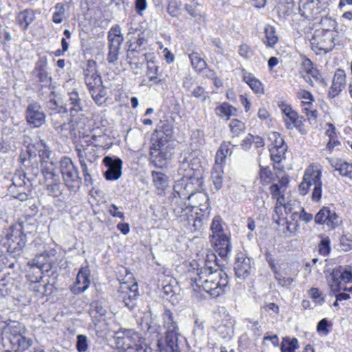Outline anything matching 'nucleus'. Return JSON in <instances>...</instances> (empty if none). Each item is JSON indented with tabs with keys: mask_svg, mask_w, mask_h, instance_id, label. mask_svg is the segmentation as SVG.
<instances>
[{
	"mask_svg": "<svg viewBox=\"0 0 352 352\" xmlns=\"http://www.w3.org/2000/svg\"><path fill=\"white\" fill-rule=\"evenodd\" d=\"M146 40L143 32L138 34L137 36H131L129 41L127 57L135 56V53H140L146 49Z\"/></svg>",
	"mask_w": 352,
	"mask_h": 352,
	"instance_id": "nucleus-22",
	"label": "nucleus"
},
{
	"mask_svg": "<svg viewBox=\"0 0 352 352\" xmlns=\"http://www.w3.org/2000/svg\"><path fill=\"white\" fill-rule=\"evenodd\" d=\"M46 107L49 110L50 113H60L63 114H66L67 112V109L60 104L59 102L54 98H50L46 102Z\"/></svg>",
	"mask_w": 352,
	"mask_h": 352,
	"instance_id": "nucleus-54",
	"label": "nucleus"
},
{
	"mask_svg": "<svg viewBox=\"0 0 352 352\" xmlns=\"http://www.w3.org/2000/svg\"><path fill=\"white\" fill-rule=\"evenodd\" d=\"M154 186L157 189L164 190L168 185V177L160 171L151 172Z\"/></svg>",
	"mask_w": 352,
	"mask_h": 352,
	"instance_id": "nucleus-43",
	"label": "nucleus"
},
{
	"mask_svg": "<svg viewBox=\"0 0 352 352\" xmlns=\"http://www.w3.org/2000/svg\"><path fill=\"white\" fill-rule=\"evenodd\" d=\"M177 182H184V184L186 183L193 186L194 189L191 192L192 196L187 199L191 203L194 208H199V213L201 217H198V219H195L194 225L198 228H202L207 222L211 210L208 194L202 191H199V190L202 188L204 180L196 177L191 179V182L188 180H178Z\"/></svg>",
	"mask_w": 352,
	"mask_h": 352,
	"instance_id": "nucleus-3",
	"label": "nucleus"
},
{
	"mask_svg": "<svg viewBox=\"0 0 352 352\" xmlns=\"http://www.w3.org/2000/svg\"><path fill=\"white\" fill-rule=\"evenodd\" d=\"M28 280L30 282V289L36 292L43 294L45 292V284H42L43 279L42 273L36 274L33 272L32 274L30 272L27 275Z\"/></svg>",
	"mask_w": 352,
	"mask_h": 352,
	"instance_id": "nucleus-37",
	"label": "nucleus"
},
{
	"mask_svg": "<svg viewBox=\"0 0 352 352\" xmlns=\"http://www.w3.org/2000/svg\"><path fill=\"white\" fill-rule=\"evenodd\" d=\"M124 336L133 343V345H130L129 347L134 349L138 345V343H143L145 342V339L140 335V333L135 331L133 329H124L122 331Z\"/></svg>",
	"mask_w": 352,
	"mask_h": 352,
	"instance_id": "nucleus-42",
	"label": "nucleus"
},
{
	"mask_svg": "<svg viewBox=\"0 0 352 352\" xmlns=\"http://www.w3.org/2000/svg\"><path fill=\"white\" fill-rule=\"evenodd\" d=\"M217 256L214 253L208 254L204 267L196 270V276L192 278V286L208 293L212 297H218L224 292L228 285V276L222 270H219Z\"/></svg>",
	"mask_w": 352,
	"mask_h": 352,
	"instance_id": "nucleus-1",
	"label": "nucleus"
},
{
	"mask_svg": "<svg viewBox=\"0 0 352 352\" xmlns=\"http://www.w3.org/2000/svg\"><path fill=\"white\" fill-rule=\"evenodd\" d=\"M26 242V235L12 226L3 232L0 239V248L2 251H6L15 257L22 253Z\"/></svg>",
	"mask_w": 352,
	"mask_h": 352,
	"instance_id": "nucleus-7",
	"label": "nucleus"
},
{
	"mask_svg": "<svg viewBox=\"0 0 352 352\" xmlns=\"http://www.w3.org/2000/svg\"><path fill=\"white\" fill-rule=\"evenodd\" d=\"M166 346H164L162 341L158 340L157 346L161 352H180L178 342L182 336L179 331H168L165 332Z\"/></svg>",
	"mask_w": 352,
	"mask_h": 352,
	"instance_id": "nucleus-19",
	"label": "nucleus"
},
{
	"mask_svg": "<svg viewBox=\"0 0 352 352\" xmlns=\"http://www.w3.org/2000/svg\"><path fill=\"white\" fill-rule=\"evenodd\" d=\"M210 241L216 252L221 257H226L230 252L229 232L220 216H215L210 226Z\"/></svg>",
	"mask_w": 352,
	"mask_h": 352,
	"instance_id": "nucleus-4",
	"label": "nucleus"
},
{
	"mask_svg": "<svg viewBox=\"0 0 352 352\" xmlns=\"http://www.w3.org/2000/svg\"><path fill=\"white\" fill-rule=\"evenodd\" d=\"M34 72L36 73V77L38 78V81L41 83L42 87L48 86L51 82V77L42 65H36Z\"/></svg>",
	"mask_w": 352,
	"mask_h": 352,
	"instance_id": "nucleus-51",
	"label": "nucleus"
},
{
	"mask_svg": "<svg viewBox=\"0 0 352 352\" xmlns=\"http://www.w3.org/2000/svg\"><path fill=\"white\" fill-rule=\"evenodd\" d=\"M147 59V70H146V76L148 77L150 82L152 83L151 85H147L148 86H151L153 84H160L161 82V80L158 79V71L159 67L155 64V62L153 58Z\"/></svg>",
	"mask_w": 352,
	"mask_h": 352,
	"instance_id": "nucleus-36",
	"label": "nucleus"
},
{
	"mask_svg": "<svg viewBox=\"0 0 352 352\" xmlns=\"http://www.w3.org/2000/svg\"><path fill=\"white\" fill-rule=\"evenodd\" d=\"M41 164L42 173L45 179L52 178L55 175H58L56 171V164L52 160L44 161L41 162Z\"/></svg>",
	"mask_w": 352,
	"mask_h": 352,
	"instance_id": "nucleus-45",
	"label": "nucleus"
},
{
	"mask_svg": "<svg viewBox=\"0 0 352 352\" xmlns=\"http://www.w3.org/2000/svg\"><path fill=\"white\" fill-rule=\"evenodd\" d=\"M151 162L157 168H163L167 164L170 154L168 151H151Z\"/></svg>",
	"mask_w": 352,
	"mask_h": 352,
	"instance_id": "nucleus-28",
	"label": "nucleus"
},
{
	"mask_svg": "<svg viewBox=\"0 0 352 352\" xmlns=\"http://www.w3.org/2000/svg\"><path fill=\"white\" fill-rule=\"evenodd\" d=\"M88 349L87 338L84 335L77 336L76 349L78 352H85Z\"/></svg>",
	"mask_w": 352,
	"mask_h": 352,
	"instance_id": "nucleus-61",
	"label": "nucleus"
},
{
	"mask_svg": "<svg viewBox=\"0 0 352 352\" xmlns=\"http://www.w3.org/2000/svg\"><path fill=\"white\" fill-rule=\"evenodd\" d=\"M45 185L49 195L57 197L61 195V183L59 175L45 179Z\"/></svg>",
	"mask_w": 352,
	"mask_h": 352,
	"instance_id": "nucleus-32",
	"label": "nucleus"
},
{
	"mask_svg": "<svg viewBox=\"0 0 352 352\" xmlns=\"http://www.w3.org/2000/svg\"><path fill=\"white\" fill-rule=\"evenodd\" d=\"M182 4L179 0H170L168 6V12L173 16L179 15Z\"/></svg>",
	"mask_w": 352,
	"mask_h": 352,
	"instance_id": "nucleus-58",
	"label": "nucleus"
},
{
	"mask_svg": "<svg viewBox=\"0 0 352 352\" xmlns=\"http://www.w3.org/2000/svg\"><path fill=\"white\" fill-rule=\"evenodd\" d=\"M204 144L205 139L204 132L199 129L192 131L190 135V146L192 148L197 151L204 145Z\"/></svg>",
	"mask_w": 352,
	"mask_h": 352,
	"instance_id": "nucleus-46",
	"label": "nucleus"
},
{
	"mask_svg": "<svg viewBox=\"0 0 352 352\" xmlns=\"http://www.w3.org/2000/svg\"><path fill=\"white\" fill-rule=\"evenodd\" d=\"M89 271L86 267H82L79 270L72 291L75 294L84 292L89 286Z\"/></svg>",
	"mask_w": 352,
	"mask_h": 352,
	"instance_id": "nucleus-21",
	"label": "nucleus"
},
{
	"mask_svg": "<svg viewBox=\"0 0 352 352\" xmlns=\"http://www.w3.org/2000/svg\"><path fill=\"white\" fill-rule=\"evenodd\" d=\"M10 343L11 349L14 352H23L32 345V340L21 335V336L13 337Z\"/></svg>",
	"mask_w": 352,
	"mask_h": 352,
	"instance_id": "nucleus-30",
	"label": "nucleus"
},
{
	"mask_svg": "<svg viewBox=\"0 0 352 352\" xmlns=\"http://www.w3.org/2000/svg\"><path fill=\"white\" fill-rule=\"evenodd\" d=\"M79 163L82 170V173L84 177V181L86 186H90L93 184V179L89 173L87 164L83 160H79Z\"/></svg>",
	"mask_w": 352,
	"mask_h": 352,
	"instance_id": "nucleus-59",
	"label": "nucleus"
},
{
	"mask_svg": "<svg viewBox=\"0 0 352 352\" xmlns=\"http://www.w3.org/2000/svg\"><path fill=\"white\" fill-rule=\"evenodd\" d=\"M327 280L331 290L330 294L334 295L337 301L347 300L350 298L349 294L340 292L341 290L349 291L351 289L343 285L352 282V273L350 270L339 266L333 270Z\"/></svg>",
	"mask_w": 352,
	"mask_h": 352,
	"instance_id": "nucleus-5",
	"label": "nucleus"
},
{
	"mask_svg": "<svg viewBox=\"0 0 352 352\" xmlns=\"http://www.w3.org/2000/svg\"><path fill=\"white\" fill-rule=\"evenodd\" d=\"M12 226L25 234V233H32L36 232L37 228L36 220L32 217H25L24 219H19Z\"/></svg>",
	"mask_w": 352,
	"mask_h": 352,
	"instance_id": "nucleus-24",
	"label": "nucleus"
},
{
	"mask_svg": "<svg viewBox=\"0 0 352 352\" xmlns=\"http://www.w3.org/2000/svg\"><path fill=\"white\" fill-rule=\"evenodd\" d=\"M55 12L52 16V21L55 23H60L65 16V5L62 3H57L54 6Z\"/></svg>",
	"mask_w": 352,
	"mask_h": 352,
	"instance_id": "nucleus-57",
	"label": "nucleus"
},
{
	"mask_svg": "<svg viewBox=\"0 0 352 352\" xmlns=\"http://www.w3.org/2000/svg\"><path fill=\"white\" fill-rule=\"evenodd\" d=\"M83 74L89 90L102 83L101 76L97 70L96 62L94 60H87Z\"/></svg>",
	"mask_w": 352,
	"mask_h": 352,
	"instance_id": "nucleus-16",
	"label": "nucleus"
},
{
	"mask_svg": "<svg viewBox=\"0 0 352 352\" xmlns=\"http://www.w3.org/2000/svg\"><path fill=\"white\" fill-rule=\"evenodd\" d=\"M329 162L335 170L338 171L342 176L352 179V164L342 160H330Z\"/></svg>",
	"mask_w": 352,
	"mask_h": 352,
	"instance_id": "nucleus-31",
	"label": "nucleus"
},
{
	"mask_svg": "<svg viewBox=\"0 0 352 352\" xmlns=\"http://www.w3.org/2000/svg\"><path fill=\"white\" fill-rule=\"evenodd\" d=\"M23 143L26 144L30 156H36L38 153L48 146L45 142L41 139H35L34 142L31 143V138L28 135L23 136Z\"/></svg>",
	"mask_w": 352,
	"mask_h": 352,
	"instance_id": "nucleus-25",
	"label": "nucleus"
},
{
	"mask_svg": "<svg viewBox=\"0 0 352 352\" xmlns=\"http://www.w3.org/2000/svg\"><path fill=\"white\" fill-rule=\"evenodd\" d=\"M234 320L228 314L222 319L220 324L217 325L216 329L219 335L225 340H230L234 333Z\"/></svg>",
	"mask_w": 352,
	"mask_h": 352,
	"instance_id": "nucleus-23",
	"label": "nucleus"
},
{
	"mask_svg": "<svg viewBox=\"0 0 352 352\" xmlns=\"http://www.w3.org/2000/svg\"><path fill=\"white\" fill-rule=\"evenodd\" d=\"M271 139L273 140L272 148H280V146H287L285 144L284 140L280 135L277 132H274L272 135Z\"/></svg>",
	"mask_w": 352,
	"mask_h": 352,
	"instance_id": "nucleus-64",
	"label": "nucleus"
},
{
	"mask_svg": "<svg viewBox=\"0 0 352 352\" xmlns=\"http://www.w3.org/2000/svg\"><path fill=\"white\" fill-rule=\"evenodd\" d=\"M311 48L318 53L319 52H324L327 53L332 50L334 47L333 37L328 35V31L327 30L323 33L322 37L320 35H314L310 40Z\"/></svg>",
	"mask_w": 352,
	"mask_h": 352,
	"instance_id": "nucleus-18",
	"label": "nucleus"
},
{
	"mask_svg": "<svg viewBox=\"0 0 352 352\" xmlns=\"http://www.w3.org/2000/svg\"><path fill=\"white\" fill-rule=\"evenodd\" d=\"M25 120L28 125L40 127L45 124L46 114L37 102H30L25 110Z\"/></svg>",
	"mask_w": 352,
	"mask_h": 352,
	"instance_id": "nucleus-13",
	"label": "nucleus"
},
{
	"mask_svg": "<svg viewBox=\"0 0 352 352\" xmlns=\"http://www.w3.org/2000/svg\"><path fill=\"white\" fill-rule=\"evenodd\" d=\"M322 170L316 164L309 166L304 173L302 181L298 186V190L301 195H305L309 192L311 186H316L322 183Z\"/></svg>",
	"mask_w": 352,
	"mask_h": 352,
	"instance_id": "nucleus-11",
	"label": "nucleus"
},
{
	"mask_svg": "<svg viewBox=\"0 0 352 352\" xmlns=\"http://www.w3.org/2000/svg\"><path fill=\"white\" fill-rule=\"evenodd\" d=\"M298 348V341L296 338L285 337L280 344L281 352H295Z\"/></svg>",
	"mask_w": 352,
	"mask_h": 352,
	"instance_id": "nucleus-50",
	"label": "nucleus"
},
{
	"mask_svg": "<svg viewBox=\"0 0 352 352\" xmlns=\"http://www.w3.org/2000/svg\"><path fill=\"white\" fill-rule=\"evenodd\" d=\"M93 100L94 102L98 104L102 105L103 103L105 102V96L107 94V91L102 85L100 84V85H98L94 88L91 89L89 90Z\"/></svg>",
	"mask_w": 352,
	"mask_h": 352,
	"instance_id": "nucleus-44",
	"label": "nucleus"
},
{
	"mask_svg": "<svg viewBox=\"0 0 352 352\" xmlns=\"http://www.w3.org/2000/svg\"><path fill=\"white\" fill-rule=\"evenodd\" d=\"M35 19V13L32 10L26 9L17 15L16 20L21 29L25 30Z\"/></svg>",
	"mask_w": 352,
	"mask_h": 352,
	"instance_id": "nucleus-33",
	"label": "nucleus"
},
{
	"mask_svg": "<svg viewBox=\"0 0 352 352\" xmlns=\"http://www.w3.org/2000/svg\"><path fill=\"white\" fill-rule=\"evenodd\" d=\"M299 208H301L298 203L296 201H287L286 204L283 206V210L286 214L293 213L294 211L299 210Z\"/></svg>",
	"mask_w": 352,
	"mask_h": 352,
	"instance_id": "nucleus-63",
	"label": "nucleus"
},
{
	"mask_svg": "<svg viewBox=\"0 0 352 352\" xmlns=\"http://www.w3.org/2000/svg\"><path fill=\"white\" fill-rule=\"evenodd\" d=\"M243 81H245L253 91L256 94H263V87L261 82L253 76L252 74H248L243 75Z\"/></svg>",
	"mask_w": 352,
	"mask_h": 352,
	"instance_id": "nucleus-47",
	"label": "nucleus"
},
{
	"mask_svg": "<svg viewBox=\"0 0 352 352\" xmlns=\"http://www.w3.org/2000/svg\"><path fill=\"white\" fill-rule=\"evenodd\" d=\"M302 111L307 116L311 125L316 126L318 118V111L314 108L311 102H302Z\"/></svg>",
	"mask_w": 352,
	"mask_h": 352,
	"instance_id": "nucleus-34",
	"label": "nucleus"
},
{
	"mask_svg": "<svg viewBox=\"0 0 352 352\" xmlns=\"http://www.w3.org/2000/svg\"><path fill=\"white\" fill-rule=\"evenodd\" d=\"M234 111H235V109L226 102L222 103L215 109L216 114L226 120L232 115Z\"/></svg>",
	"mask_w": 352,
	"mask_h": 352,
	"instance_id": "nucleus-53",
	"label": "nucleus"
},
{
	"mask_svg": "<svg viewBox=\"0 0 352 352\" xmlns=\"http://www.w3.org/2000/svg\"><path fill=\"white\" fill-rule=\"evenodd\" d=\"M50 116L51 117L52 125L58 133H62L68 130L69 124L67 123V119L66 118L67 116V113L66 114L60 113H50Z\"/></svg>",
	"mask_w": 352,
	"mask_h": 352,
	"instance_id": "nucleus-27",
	"label": "nucleus"
},
{
	"mask_svg": "<svg viewBox=\"0 0 352 352\" xmlns=\"http://www.w3.org/2000/svg\"><path fill=\"white\" fill-rule=\"evenodd\" d=\"M194 188L192 184L176 182L173 186V191L169 197L171 209L177 220L190 232L201 230L195 226V219L201 217L198 212H193L194 207L188 201L192 196Z\"/></svg>",
	"mask_w": 352,
	"mask_h": 352,
	"instance_id": "nucleus-2",
	"label": "nucleus"
},
{
	"mask_svg": "<svg viewBox=\"0 0 352 352\" xmlns=\"http://www.w3.org/2000/svg\"><path fill=\"white\" fill-rule=\"evenodd\" d=\"M278 107L283 114L284 122H285V120L287 121H291L292 120H294V117L297 116L298 113L293 109L291 105L287 104L285 102H280L278 104Z\"/></svg>",
	"mask_w": 352,
	"mask_h": 352,
	"instance_id": "nucleus-52",
	"label": "nucleus"
},
{
	"mask_svg": "<svg viewBox=\"0 0 352 352\" xmlns=\"http://www.w3.org/2000/svg\"><path fill=\"white\" fill-rule=\"evenodd\" d=\"M331 250L330 241L329 239H323L321 240L318 245V252L322 256H327Z\"/></svg>",
	"mask_w": 352,
	"mask_h": 352,
	"instance_id": "nucleus-62",
	"label": "nucleus"
},
{
	"mask_svg": "<svg viewBox=\"0 0 352 352\" xmlns=\"http://www.w3.org/2000/svg\"><path fill=\"white\" fill-rule=\"evenodd\" d=\"M299 74L304 80L312 87H314V80L311 78L321 85H327L319 70L314 66L312 61L308 58H302Z\"/></svg>",
	"mask_w": 352,
	"mask_h": 352,
	"instance_id": "nucleus-12",
	"label": "nucleus"
},
{
	"mask_svg": "<svg viewBox=\"0 0 352 352\" xmlns=\"http://www.w3.org/2000/svg\"><path fill=\"white\" fill-rule=\"evenodd\" d=\"M152 144L151 146V151H168L167 150V138L164 135L160 136L155 135L151 139Z\"/></svg>",
	"mask_w": 352,
	"mask_h": 352,
	"instance_id": "nucleus-49",
	"label": "nucleus"
},
{
	"mask_svg": "<svg viewBox=\"0 0 352 352\" xmlns=\"http://www.w3.org/2000/svg\"><path fill=\"white\" fill-rule=\"evenodd\" d=\"M189 58L193 68L198 72L202 71L207 65L206 61L196 52L189 54Z\"/></svg>",
	"mask_w": 352,
	"mask_h": 352,
	"instance_id": "nucleus-55",
	"label": "nucleus"
},
{
	"mask_svg": "<svg viewBox=\"0 0 352 352\" xmlns=\"http://www.w3.org/2000/svg\"><path fill=\"white\" fill-rule=\"evenodd\" d=\"M25 173L21 170H17L14 173L12 177V184L8 186L9 193H15L16 187H21V185L25 184L27 182Z\"/></svg>",
	"mask_w": 352,
	"mask_h": 352,
	"instance_id": "nucleus-38",
	"label": "nucleus"
},
{
	"mask_svg": "<svg viewBox=\"0 0 352 352\" xmlns=\"http://www.w3.org/2000/svg\"><path fill=\"white\" fill-rule=\"evenodd\" d=\"M68 95L69 104L72 106L69 109L71 113H77L81 111L82 104L78 92L75 90H73L72 91L69 92Z\"/></svg>",
	"mask_w": 352,
	"mask_h": 352,
	"instance_id": "nucleus-48",
	"label": "nucleus"
},
{
	"mask_svg": "<svg viewBox=\"0 0 352 352\" xmlns=\"http://www.w3.org/2000/svg\"><path fill=\"white\" fill-rule=\"evenodd\" d=\"M232 153L230 144L226 142H223L216 152L214 164L211 173V179L216 190H219L222 186L223 168L228 156L231 155Z\"/></svg>",
	"mask_w": 352,
	"mask_h": 352,
	"instance_id": "nucleus-8",
	"label": "nucleus"
},
{
	"mask_svg": "<svg viewBox=\"0 0 352 352\" xmlns=\"http://www.w3.org/2000/svg\"><path fill=\"white\" fill-rule=\"evenodd\" d=\"M264 43L269 47H273L278 41V36L276 35L275 28L273 26L267 25L264 28Z\"/></svg>",
	"mask_w": 352,
	"mask_h": 352,
	"instance_id": "nucleus-41",
	"label": "nucleus"
},
{
	"mask_svg": "<svg viewBox=\"0 0 352 352\" xmlns=\"http://www.w3.org/2000/svg\"><path fill=\"white\" fill-rule=\"evenodd\" d=\"M138 296V287L136 283L131 287H126V290L122 292V298L125 306L132 308Z\"/></svg>",
	"mask_w": 352,
	"mask_h": 352,
	"instance_id": "nucleus-29",
	"label": "nucleus"
},
{
	"mask_svg": "<svg viewBox=\"0 0 352 352\" xmlns=\"http://www.w3.org/2000/svg\"><path fill=\"white\" fill-rule=\"evenodd\" d=\"M31 182L30 179H27L26 184L21 185V187H16L15 193H10L13 197L24 201L30 196L31 192Z\"/></svg>",
	"mask_w": 352,
	"mask_h": 352,
	"instance_id": "nucleus-39",
	"label": "nucleus"
},
{
	"mask_svg": "<svg viewBox=\"0 0 352 352\" xmlns=\"http://www.w3.org/2000/svg\"><path fill=\"white\" fill-rule=\"evenodd\" d=\"M287 148V146H280V148L270 147L269 151L272 161L276 164L280 163L285 157Z\"/></svg>",
	"mask_w": 352,
	"mask_h": 352,
	"instance_id": "nucleus-56",
	"label": "nucleus"
},
{
	"mask_svg": "<svg viewBox=\"0 0 352 352\" xmlns=\"http://www.w3.org/2000/svg\"><path fill=\"white\" fill-rule=\"evenodd\" d=\"M60 170L66 186L73 191H76L82 184L78 167L69 157H63L60 162Z\"/></svg>",
	"mask_w": 352,
	"mask_h": 352,
	"instance_id": "nucleus-9",
	"label": "nucleus"
},
{
	"mask_svg": "<svg viewBox=\"0 0 352 352\" xmlns=\"http://www.w3.org/2000/svg\"><path fill=\"white\" fill-rule=\"evenodd\" d=\"M346 84V80L344 70L338 69L334 73L332 84L329 90V97L334 98L338 96L344 89Z\"/></svg>",
	"mask_w": 352,
	"mask_h": 352,
	"instance_id": "nucleus-20",
	"label": "nucleus"
},
{
	"mask_svg": "<svg viewBox=\"0 0 352 352\" xmlns=\"http://www.w3.org/2000/svg\"><path fill=\"white\" fill-rule=\"evenodd\" d=\"M309 294L316 304L322 305L324 302V298L322 296V292L318 288H311L309 291Z\"/></svg>",
	"mask_w": 352,
	"mask_h": 352,
	"instance_id": "nucleus-60",
	"label": "nucleus"
},
{
	"mask_svg": "<svg viewBox=\"0 0 352 352\" xmlns=\"http://www.w3.org/2000/svg\"><path fill=\"white\" fill-rule=\"evenodd\" d=\"M123 41L124 37L121 34L120 27L119 25L112 27L108 34L109 47L120 50Z\"/></svg>",
	"mask_w": 352,
	"mask_h": 352,
	"instance_id": "nucleus-26",
	"label": "nucleus"
},
{
	"mask_svg": "<svg viewBox=\"0 0 352 352\" xmlns=\"http://www.w3.org/2000/svg\"><path fill=\"white\" fill-rule=\"evenodd\" d=\"M57 251L55 248H50L45 250L28 263L30 270H36L34 273L43 274L44 272H49L53 267Z\"/></svg>",
	"mask_w": 352,
	"mask_h": 352,
	"instance_id": "nucleus-10",
	"label": "nucleus"
},
{
	"mask_svg": "<svg viewBox=\"0 0 352 352\" xmlns=\"http://www.w3.org/2000/svg\"><path fill=\"white\" fill-rule=\"evenodd\" d=\"M314 221L316 224L325 225L329 229L333 230L341 221L335 210L324 206L315 215Z\"/></svg>",
	"mask_w": 352,
	"mask_h": 352,
	"instance_id": "nucleus-14",
	"label": "nucleus"
},
{
	"mask_svg": "<svg viewBox=\"0 0 352 352\" xmlns=\"http://www.w3.org/2000/svg\"><path fill=\"white\" fill-rule=\"evenodd\" d=\"M23 327L16 322H11L8 324L3 331V335L9 340L12 341L13 337L21 336Z\"/></svg>",
	"mask_w": 352,
	"mask_h": 352,
	"instance_id": "nucleus-35",
	"label": "nucleus"
},
{
	"mask_svg": "<svg viewBox=\"0 0 352 352\" xmlns=\"http://www.w3.org/2000/svg\"><path fill=\"white\" fill-rule=\"evenodd\" d=\"M102 162L107 168L104 173L107 180L115 181L121 177L122 161L120 158L114 156H105Z\"/></svg>",
	"mask_w": 352,
	"mask_h": 352,
	"instance_id": "nucleus-15",
	"label": "nucleus"
},
{
	"mask_svg": "<svg viewBox=\"0 0 352 352\" xmlns=\"http://www.w3.org/2000/svg\"><path fill=\"white\" fill-rule=\"evenodd\" d=\"M180 165L178 169L179 173L183 177L180 180H188L198 177L203 180V173L201 168V160L198 157V152L184 151L181 153L179 160Z\"/></svg>",
	"mask_w": 352,
	"mask_h": 352,
	"instance_id": "nucleus-6",
	"label": "nucleus"
},
{
	"mask_svg": "<svg viewBox=\"0 0 352 352\" xmlns=\"http://www.w3.org/2000/svg\"><path fill=\"white\" fill-rule=\"evenodd\" d=\"M162 320L166 331H179V327L176 321L174 320L173 314L169 310L166 309L162 314Z\"/></svg>",
	"mask_w": 352,
	"mask_h": 352,
	"instance_id": "nucleus-40",
	"label": "nucleus"
},
{
	"mask_svg": "<svg viewBox=\"0 0 352 352\" xmlns=\"http://www.w3.org/2000/svg\"><path fill=\"white\" fill-rule=\"evenodd\" d=\"M98 147L92 142L88 143L85 142V144H80L76 146V152L78 160H87L88 162L92 164L96 162L98 155Z\"/></svg>",
	"mask_w": 352,
	"mask_h": 352,
	"instance_id": "nucleus-17",
	"label": "nucleus"
}]
</instances>
